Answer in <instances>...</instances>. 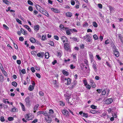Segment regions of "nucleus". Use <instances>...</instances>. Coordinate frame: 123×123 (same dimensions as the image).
I'll use <instances>...</instances> for the list:
<instances>
[{
	"label": "nucleus",
	"mask_w": 123,
	"mask_h": 123,
	"mask_svg": "<svg viewBox=\"0 0 123 123\" xmlns=\"http://www.w3.org/2000/svg\"><path fill=\"white\" fill-rule=\"evenodd\" d=\"M3 2L7 5H9L10 2L8 1L7 0H3Z\"/></svg>",
	"instance_id": "nucleus-30"
},
{
	"label": "nucleus",
	"mask_w": 123,
	"mask_h": 123,
	"mask_svg": "<svg viewBox=\"0 0 123 123\" xmlns=\"http://www.w3.org/2000/svg\"><path fill=\"white\" fill-rule=\"evenodd\" d=\"M45 58L46 59H48L49 57V53L48 52L46 53L45 54Z\"/></svg>",
	"instance_id": "nucleus-32"
},
{
	"label": "nucleus",
	"mask_w": 123,
	"mask_h": 123,
	"mask_svg": "<svg viewBox=\"0 0 123 123\" xmlns=\"http://www.w3.org/2000/svg\"><path fill=\"white\" fill-rule=\"evenodd\" d=\"M110 10V12L112 13L114 11V10L113 8L111 6H110L109 7Z\"/></svg>",
	"instance_id": "nucleus-24"
},
{
	"label": "nucleus",
	"mask_w": 123,
	"mask_h": 123,
	"mask_svg": "<svg viewBox=\"0 0 123 123\" xmlns=\"http://www.w3.org/2000/svg\"><path fill=\"white\" fill-rule=\"evenodd\" d=\"M71 4L73 5H74L75 4V3L74 1L73 0H72L71 1Z\"/></svg>",
	"instance_id": "nucleus-64"
},
{
	"label": "nucleus",
	"mask_w": 123,
	"mask_h": 123,
	"mask_svg": "<svg viewBox=\"0 0 123 123\" xmlns=\"http://www.w3.org/2000/svg\"><path fill=\"white\" fill-rule=\"evenodd\" d=\"M26 103V105L27 106H29L30 105V98L28 97H26L25 99Z\"/></svg>",
	"instance_id": "nucleus-2"
},
{
	"label": "nucleus",
	"mask_w": 123,
	"mask_h": 123,
	"mask_svg": "<svg viewBox=\"0 0 123 123\" xmlns=\"http://www.w3.org/2000/svg\"><path fill=\"white\" fill-rule=\"evenodd\" d=\"M62 41L63 43H68V41L67 38L64 36H63L61 37Z\"/></svg>",
	"instance_id": "nucleus-10"
},
{
	"label": "nucleus",
	"mask_w": 123,
	"mask_h": 123,
	"mask_svg": "<svg viewBox=\"0 0 123 123\" xmlns=\"http://www.w3.org/2000/svg\"><path fill=\"white\" fill-rule=\"evenodd\" d=\"M44 52H42L38 53L37 54V56L39 57L42 58L44 56Z\"/></svg>",
	"instance_id": "nucleus-12"
},
{
	"label": "nucleus",
	"mask_w": 123,
	"mask_h": 123,
	"mask_svg": "<svg viewBox=\"0 0 123 123\" xmlns=\"http://www.w3.org/2000/svg\"><path fill=\"white\" fill-rule=\"evenodd\" d=\"M39 105L38 104H37L35 105L34 107V112H35L36 110H37V108H38Z\"/></svg>",
	"instance_id": "nucleus-20"
},
{
	"label": "nucleus",
	"mask_w": 123,
	"mask_h": 123,
	"mask_svg": "<svg viewBox=\"0 0 123 123\" xmlns=\"http://www.w3.org/2000/svg\"><path fill=\"white\" fill-rule=\"evenodd\" d=\"M28 3L31 6H32L33 5V3L30 0H28Z\"/></svg>",
	"instance_id": "nucleus-44"
},
{
	"label": "nucleus",
	"mask_w": 123,
	"mask_h": 123,
	"mask_svg": "<svg viewBox=\"0 0 123 123\" xmlns=\"http://www.w3.org/2000/svg\"><path fill=\"white\" fill-rule=\"evenodd\" d=\"M92 67L95 70H97L96 64L94 62L93 63Z\"/></svg>",
	"instance_id": "nucleus-21"
},
{
	"label": "nucleus",
	"mask_w": 123,
	"mask_h": 123,
	"mask_svg": "<svg viewBox=\"0 0 123 123\" xmlns=\"http://www.w3.org/2000/svg\"><path fill=\"white\" fill-rule=\"evenodd\" d=\"M19 104L21 106V108L23 111H25V108L24 105L21 103L20 102Z\"/></svg>",
	"instance_id": "nucleus-14"
},
{
	"label": "nucleus",
	"mask_w": 123,
	"mask_h": 123,
	"mask_svg": "<svg viewBox=\"0 0 123 123\" xmlns=\"http://www.w3.org/2000/svg\"><path fill=\"white\" fill-rule=\"evenodd\" d=\"M28 9L31 12L33 10V8L32 6H30L29 7Z\"/></svg>",
	"instance_id": "nucleus-49"
},
{
	"label": "nucleus",
	"mask_w": 123,
	"mask_h": 123,
	"mask_svg": "<svg viewBox=\"0 0 123 123\" xmlns=\"http://www.w3.org/2000/svg\"><path fill=\"white\" fill-rule=\"evenodd\" d=\"M82 116L83 117L86 118H87V117L88 116L87 114V113H83Z\"/></svg>",
	"instance_id": "nucleus-39"
},
{
	"label": "nucleus",
	"mask_w": 123,
	"mask_h": 123,
	"mask_svg": "<svg viewBox=\"0 0 123 123\" xmlns=\"http://www.w3.org/2000/svg\"><path fill=\"white\" fill-rule=\"evenodd\" d=\"M19 41H23L24 40V38L22 37H20L19 38Z\"/></svg>",
	"instance_id": "nucleus-60"
},
{
	"label": "nucleus",
	"mask_w": 123,
	"mask_h": 123,
	"mask_svg": "<svg viewBox=\"0 0 123 123\" xmlns=\"http://www.w3.org/2000/svg\"><path fill=\"white\" fill-rule=\"evenodd\" d=\"M51 9L52 11H53L55 13H59L60 12L59 10L57 9L52 8Z\"/></svg>",
	"instance_id": "nucleus-13"
},
{
	"label": "nucleus",
	"mask_w": 123,
	"mask_h": 123,
	"mask_svg": "<svg viewBox=\"0 0 123 123\" xmlns=\"http://www.w3.org/2000/svg\"><path fill=\"white\" fill-rule=\"evenodd\" d=\"M20 31L24 35L27 34V33L26 31L22 28H21V29Z\"/></svg>",
	"instance_id": "nucleus-16"
},
{
	"label": "nucleus",
	"mask_w": 123,
	"mask_h": 123,
	"mask_svg": "<svg viewBox=\"0 0 123 123\" xmlns=\"http://www.w3.org/2000/svg\"><path fill=\"white\" fill-rule=\"evenodd\" d=\"M93 25L95 27H97L98 26L97 24L95 22H93Z\"/></svg>",
	"instance_id": "nucleus-38"
},
{
	"label": "nucleus",
	"mask_w": 123,
	"mask_h": 123,
	"mask_svg": "<svg viewBox=\"0 0 123 123\" xmlns=\"http://www.w3.org/2000/svg\"><path fill=\"white\" fill-rule=\"evenodd\" d=\"M64 96L66 98V100L68 102V103H71V102H70L69 100H72V99L71 98H70V97L69 96H67L66 95H64Z\"/></svg>",
	"instance_id": "nucleus-5"
},
{
	"label": "nucleus",
	"mask_w": 123,
	"mask_h": 123,
	"mask_svg": "<svg viewBox=\"0 0 123 123\" xmlns=\"http://www.w3.org/2000/svg\"><path fill=\"white\" fill-rule=\"evenodd\" d=\"M42 114L44 115L45 116H50V115L48 113L46 112H44L42 111Z\"/></svg>",
	"instance_id": "nucleus-35"
},
{
	"label": "nucleus",
	"mask_w": 123,
	"mask_h": 123,
	"mask_svg": "<svg viewBox=\"0 0 123 123\" xmlns=\"http://www.w3.org/2000/svg\"><path fill=\"white\" fill-rule=\"evenodd\" d=\"M53 83L56 86H57V82L56 80H54L53 81Z\"/></svg>",
	"instance_id": "nucleus-58"
},
{
	"label": "nucleus",
	"mask_w": 123,
	"mask_h": 123,
	"mask_svg": "<svg viewBox=\"0 0 123 123\" xmlns=\"http://www.w3.org/2000/svg\"><path fill=\"white\" fill-rule=\"evenodd\" d=\"M114 53L115 56L117 57H118L119 55V53L117 49H115L114 51Z\"/></svg>",
	"instance_id": "nucleus-8"
},
{
	"label": "nucleus",
	"mask_w": 123,
	"mask_h": 123,
	"mask_svg": "<svg viewBox=\"0 0 123 123\" xmlns=\"http://www.w3.org/2000/svg\"><path fill=\"white\" fill-rule=\"evenodd\" d=\"M36 76L38 78H40L41 77V75L40 74L38 73H36Z\"/></svg>",
	"instance_id": "nucleus-56"
},
{
	"label": "nucleus",
	"mask_w": 123,
	"mask_h": 123,
	"mask_svg": "<svg viewBox=\"0 0 123 123\" xmlns=\"http://www.w3.org/2000/svg\"><path fill=\"white\" fill-rule=\"evenodd\" d=\"M49 116H47L45 118L46 121L48 123H50L51 121V118Z\"/></svg>",
	"instance_id": "nucleus-11"
},
{
	"label": "nucleus",
	"mask_w": 123,
	"mask_h": 123,
	"mask_svg": "<svg viewBox=\"0 0 123 123\" xmlns=\"http://www.w3.org/2000/svg\"><path fill=\"white\" fill-rule=\"evenodd\" d=\"M90 112L93 114H95L97 112L96 111L94 110H91L90 111Z\"/></svg>",
	"instance_id": "nucleus-41"
},
{
	"label": "nucleus",
	"mask_w": 123,
	"mask_h": 123,
	"mask_svg": "<svg viewBox=\"0 0 123 123\" xmlns=\"http://www.w3.org/2000/svg\"><path fill=\"white\" fill-rule=\"evenodd\" d=\"M90 107L91 108L94 109H96L97 108V106L93 105H91Z\"/></svg>",
	"instance_id": "nucleus-40"
},
{
	"label": "nucleus",
	"mask_w": 123,
	"mask_h": 123,
	"mask_svg": "<svg viewBox=\"0 0 123 123\" xmlns=\"http://www.w3.org/2000/svg\"><path fill=\"white\" fill-rule=\"evenodd\" d=\"M36 52V51H32L31 52V54L34 55H35Z\"/></svg>",
	"instance_id": "nucleus-52"
},
{
	"label": "nucleus",
	"mask_w": 123,
	"mask_h": 123,
	"mask_svg": "<svg viewBox=\"0 0 123 123\" xmlns=\"http://www.w3.org/2000/svg\"><path fill=\"white\" fill-rule=\"evenodd\" d=\"M65 31H66V33L68 35H69L71 34L70 31L72 32V29L68 28V27H65Z\"/></svg>",
	"instance_id": "nucleus-4"
},
{
	"label": "nucleus",
	"mask_w": 123,
	"mask_h": 123,
	"mask_svg": "<svg viewBox=\"0 0 123 123\" xmlns=\"http://www.w3.org/2000/svg\"><path fill=\"white\" fill-rule=\"evenodd\" d=\"M72 39L73 40L77 42H78L79 41V39L77 37H74L72 38Z\"/></svg>",
	"instance_id": "nucleus-29"
},
{
	"label": "nucleus",
	"mask_w": 123,
	"mask_h": 123,
	"mask_svg": "<svg viewBox=\"0 0 123 123\" xmlns=\"http://www.w3.org/2000/svg\"><path fill=\"white\" fill-rule=\"evenodd\" d=\"M14 118L13 117H10L8 118V120L9 121H12L13 120Z\"/></svg>",
	"instance_id": "nucleus-47"
},
{
	"label": "nucleus",
	"mask_w": 123,
	"mask_h": 123,
	"mask_svg": "<svg viewBox=\"0 0 123 123\" xmlns=\"http://www.w3.org/2000/svg\"><path fill=\"white\" fill-rule=\"evenodd\" d=\"M3 26L4 29L6 30H8L9 29V28L6 25L3 24Z\"/></svg>",
	"instance_id": "nucleus-34"
},
{
	"label": "nucleus",
	"mask_w": 123,
	"mask_h": 123,
	"mask_svg": "<svg viewBox=\"0 0 123 123\" xmlns=\"http://www.w3.org/2000/svg\"><path fill=\"white\" fill-rule=\"evenodd\" d=\"M49 44L53 46L54 45V44L53 42V41H51L49 42Z\"/></svg>",
	"instance_id": "nucleus-50"
},
{
	"label": "nucleus",
	"mask_w": 123,
	"mask_h": 123,
	"mask_svg": "<svg viewBox=\"0 0 123 123\" xmlns=\"http://www.w3.org/2000/svg\"><path fill=\"white\" fill-rule=\"evenodd\" d=\"M64 76H61V80L63 81H64V82H65V81H67V84L68 85H69L71 83V80L69 78H68L67 79L66 78H65L64 79Z\"/></svg>",
	"instance_id": "nucleus-1"
},
{
	"label": "nucleus",
	"mask_w": 123,
	"mask_h": 123,
	"mask_svg": "<svg viewBox=\"0 0 123 123\" xmlns=\"http://www.w3.org/2000/svg\"><path fill=\"white\" fill-rule=\"evenodd\" d=\"M106 94V92L105 90H103L102 92V95H105Z\"/></svg>",
	"instance_id": "nucleus-62"
},
{
	"label": "nucleus",
	"mask_w": 123,
	"mask_h": 123,
	"mask_svg": "<svg viewBox=\"0 0 123 123\" xmlns=\"http://www.w3.org/2000/svg\"><path fill=\"white\" fill-rule=\"evenodd\" d=\"M75 84V83L73 84H72L71 85L70 87V88L71 89H72L74 87Z\"/></svg>",
	"instance_id": "nucleus-46"
},
{
	"label": "nucleus",
	"mask_w": 123,
	"mask_h": 123,
	"mask_svg": "<svg viewBox=\"0 0 123 123\" xmlns=\"http://www.w3.org/2000/svg\"><path fill=\"white\" fill-rule=\"evenodd\" d=\"M0 120L1 122H4V118L3 117H1Z\"/></svg>",
	"instance_id": "nucleus-63"
},
{
	"label": "nucleus",
	"mask_w": 123,
	"mask_h": 123,
	"mask_svg": "<svg viewBox=\"0 0 123 123\" xmlns=\"http://www.w3.org/2000/svg\"><path fill=\"white\" fill-rule=\"evenodd\" d=\"M39 25H37L35 26L34 27V30L35 31H37L39 29Z\"/></svg>",
	"instance_id": "nucleus-28"
},
{
	"label": "nucleus",
	"mask_w": 123,
	"mask_h": 123,
	"mask_svg": "<svg viewBox=\"0 0 123 123\" xmlns=\"http://www.w3.org/2000/svg\"><path fill=\"white\" fill-rule=\"evenodd\" d=\"M12 85L16 87L17 85V83L15 82V81H13L12 82Z\"/></svg>",
	"instance_id": "nucleus-37"
},
{
	"label": "nucleus",
	"mask_w": 123,
	"mask_h": 123,
	"mask_svg": "<svg viewBox=\"0 0 123 123\" xmlns=\"http://www.w3.org/2000/svg\"><path fill=\"white\" fill-rule=\"evenodd\" d=\"M34 88V87L32 85H30L29 86L28 89L30 91L32 90Z\"/></svg>",
	"instance_id": "nucleus-33"
},
{
	"label": "nucleus",
	"mask_w": 123,
	"mask_h": 123,
	"mask_svg": "<svg viewBox=\"0 0 123 123\" xmlns=\"http://www.w3.org/2000/svg\"><path fill=\"white\" fill-rule=\"evenodd\" d=\"M59 27L61 30H65V28L64 27V25H62L61 24L60 25Z\"/></svg>",
	"instance_id": "nucleus-25"
},
{
	"label": "nucleus",
	"mask_w": 123,
	"mask_h": 123,
	"mask_svg": "<svg viewBox=\"0 0 123 123\" xmlns=\"http://www.w3.org/2000/svg\"><path fill=\"white\" fill-rule=\"evenodd\" d=\"M90 82L91 83V85L92 87L93 88L95 87L96 86L95 84L92 80H91Z\"/></svg>",
	"instance_id": "nucleus-22"
},
{
	"label": "nucleus",
	"mask_w": 123,
	"mask_h": 123,
	"mask_svg": "<svg viewBox=\"0 0 123 123\" xmlns=\"http://www.w3.org/2000/svg\"><path fill=\"white\" fill-rule=\"evenodd\" d=\"M113 101V100L111 98H108L105 101V103L106 104H109L111 103Z\"/></svg>",
	"instance_id": "nucleus-7"
},
{
	"label": "nucleus",
	"mask_w": 123,
	"mask_h": 123,
	"mask_svg": "<svg viewBox=\"0 0 123 123\" xmlns=\"http://www.w3.org/2000/svg\"><path fill=\"white\" fill-rule=\"evenodd\" d=\"M16 21L19 24L21 25L22 23H21V22L20 20L18 18H16Z\"/></svg>",
	"instance_id": "nucleus-45"
},
{
	"label": "nucleus",
	"mask_w": 123,
	"mask_h": 123,
	"mask_svg": "<svg viewBox=\"0 0 123 123\" xmlns=\"http://www.w3.org/2000/svg\"><path fill=\"white\" fill-rule=\"evenodd\" d=\"M61 112L64 115L66 116H68L69 115L68 111L66 110H62Z\"/></svg>",
	"instance_id": "nucleus-6"
},
{
	"label": "nucleus",
	"mask_w": 123,
	"mask_h": 123,
	"mask_svg": "<svg viewBox=\"0 0 123 123\" xmlns=\"http://www.w3.org/2000/svg\"><path fill=\"white\" fill-rule=\"evenodd\" d=\"M93 38L95 40H96L98 39V37L96 34H94L93 36Z\"/></svg>",
	"instance_id": "nucleus-42"
},
{
	"label": "nucleus",
	"mask_w": 123,
	"mask_h": 123,
	"mask_svg": "<svg viewBox=\"0 0 123 123\" xmlns=\"http://www.w3.org/2000/svg\"><path fill=\"white\" fill-rule=\"evenodd\" d=\"M29 116L30 114H28L25 115V118L26 120H27L28 121L32 119V118H29Z\"/></svg>",
	"instance_id": "nucleus-15"
},
{
	"label": "nucleus",
	"mask_w": 123,
	"mask_h": 123,
	"mask_svg": "<svg viewBox=\"0 0 123 123\" xmlns=\"http://www.w3.org/2000/svg\"><path fill=\"white\" fill-rule=\"evenodd\" d=\"M112 116L116 118L117 117V115L114 112H113L112 113Z\"/></svg>",
	"instance_id": "nucleus-53"
},
{
	"label": "nucleus",
	"mask_w": 123,
	"mask_h": 123,
	"mask_svg": "<svg viewBox=\"0 0 123 123\" xmlns=\"http://www.w3.org/2000/svg\"><path fill=\"white\" fill-rule=\"evenodd\" d=\"M39 94L41 96H43L44 95L42 91H40L39 92Z\"/></svg>",
	"instance_id": "nucleus-59"
},
{
	"label": "nucleus",
	"mask_w": 123,
	"mask_h": 123,
	"mask_svg": "<svg viewBox=\"0 0 123 123\" xmlns=\"http://www.w3.org/2000/svg\"><path fill=\"white\" fill-rule=\"evenodd\" d=\"M18 111L17 108H13L11 110V111L12 112H17Z\"/></svg>",
	"instance_id": "nucleus-31"
},
{
	"label": "nucleus",
	"mask_w": 123,
	"mask_h": 123,
	"mask_svg": "<svg viewBox=\"0 0 123 123\" xmlns=\"http://www.w3.org/2000/svg\"><path fill=\"white\" fill-rule=\"evenodd\" d=\"M89 57L90 60L91 62H92L93 61V57L92 54V53H90L89 54Z\"/></svg>",
	"instance_id": "nucleus-17"
},
{
	"label": "nucleus",
	"mask_w": 123,
	"mask_h": 123,
	"mask_svg": "<svg viewBox=\"0 0 123 123\" xmlns=\"http://www.w3.org/2000/svg\"><path fill=\"white\" fill-rule=\"evenodd\" d=\"M57 55L58 56H59V57L61 56L62 55L61 53L60 52H57Z\"/></svg>",
	"instance_id": "nucleus-61"
},
{
	"label": "nucleus",
	"mask_w": 123,
	"mask_h": 123,
	"mask_svg": "<svg viewBox=\"0 0 123 123\" xmlns=\"http://www.w3.org/2000/svg\"><path fill=\"white\" fill-rule=\"evenodd\" d=\"M119 39H120L121 42H122L123 37L121 35V34H119Z\"/></svg>",
	"instance_id": "nucleus-48"
},
{
	"label": "nucleus",
	"mask_w": 123,
	"mask_h": 123,
	"mask_svg": "<svg viewBox=\"0 0 123 123\" xmlns=\"http://www.w3.org/2000/svg\"><path fill=\"white\" fill-rule=\"evenodd\" d=\"M43 14L47 17H49V14L46 10H45L44 12H43Z\"/></svg>",
	"instance_id": "nucleus-26"
},
{
	"label": "nucleus",
	"mask_w": 123,
	"mask_h": 123,
	"mask_svg": "<svg viewBox=\"0 0 123 123\" xmlns=\"http://www.w3.org/2000/svg\"><path fill=\"white\" fill-rule=\"evenodd\" d=\"M60 103L61 105L63 106L64 105V104L62 101H60Z\"/></svg>",
	"instance_id": "nucleus-55"
},
{
	"label": "nucleus",
	"mask_w": 123,
	"mask_h": 123,
	"mask_svg": "<svg viewBox=\"0 0 123 123\" xmlns=\"http://www.w3.org/2000/svg\"><path fill=\"white\" fill-rule=\"evenodd\" d=\"M64 48L65 50H67L69 49V46L68 43H65L64 44Z\"/></svg>",
	"instance_id": "nucleus-9"
},
{
	"label": "nucleus",
	"mask_w": 123,
	"mask_h": 123,
	"mask_svg": "<svg viewBox=\"0 0 123 123\" xmlns=\"http://www.w3.org/2000/svg\"><path fill=\"white\" fill-rule=\"evenodd\" d=\"M24 27L27 29L29 32H31V29L27 25H24Z\"/></svg>",
	"instance_id": "nucleus-23"
},
{
	"label": "nucleus",
	"mask_w": 123,
	"mask_h": 123,
	"mask_svg": "<svg viewBox=\"0 0 123 123\" xmlns=\"http://www.w3.org/2000/svg\"><path fill=\"white\" fill-rule=\"evenodd\" d=\"M83 39H86V41L87 42H89L91 41V37L90 36L88 35H87L86 36L84 37Z\"/></svg>",
	"instance_id": "nucleus-3"
},
{
	"label": "nucleus",
	"mask_w": 123,
	"mask_h": 123,
	"mask_svg": "<svg viewBox=\"0 0 123 123\" xmlns=\"http://www.w3.org/2000/svg\"><path fill=\"white\" fill-rule=\"evenodd\" d=\"M21 72L23 74H25L26 73V71L24 69H23L21 70Z\"/></svg>",
	"instance_id": "nucleus-54"
},
{
	"label": "nucleus",
	"mask_w": 123,
	"mask_h": 123,
	"mask_svg": "<svg viewBox=\"0 0 123 123\" xmlns=\"http://www.w3.org/2000/svg\"><path fill=\"white\" fill-rule=\"evenodd\" d=\"M83 25L84 27H86L88 26V25L87 23L85 22L84 24H83Z\"/></svg>",
	"instance_id": "nucleus-57"
},
{
	"label": "nucleus",
	"mask_w": 123,
	"mask_h": 123,
	"mask_svg": "<svg viewBox=\"0 0 123 123\" xmlns=\"http://www.w3.org/2000/svg\"><path fill=\"white\" fill-rule=\"evenodd\" d=\"M49 112L48 113L50 115V116L51 114H53L54 113L52 109H50L49 110Z\"/></svg>",
	"instance_id": "nucleus-36"
},
{
	"label": "nucleus",
	"mask_w": 123,
	"mask_h": 123,
	"mask_svg": "<svg viewBox=\"0 0 123 123\" xmlns=\"http://www.w3.org/2000/svg\"><path fill=\"white\" fill-rule=\"evenodd\" d=\"M62 73L63 74L66 76H67L69 75L68 72L64 70H63L62 71Z\"/></svg>",
	"instance_id": "nucleus-18"
},
{
	"label": "nucleus",
	"mask_w": 123,
	"mask_h": 123,
	"mask_svg": "<svg viewBox=\"0 0 123 123\" xmlns=\"http://www.w3.org/2000/svg\"><path fill=\"white\" fill-rule=\"evenodd\" d=\"M66 15L67 16L69 17H71L72 15V14L71 13L69 12H67Z\"/></svg>",
	"instance_id": "nucleus-27"
},
{
	"label": "nucleus",
	"mask_w": 123,
	"mask_h": 123,
	"mask_svg": "<svg viewBox=\"0 0 123 123\" xmlns=\"http://www.w3.org/2000/svg\"><path fill=\"white\" fill-rule=\"evenodd\" d=\"M46 35H43L41 39L43 40H44L46 39Z\"/></svg>",
	"instance_id": "nucleus-43"
},
{
	"label": "nucleus",
	"mask_w": 123,
	"mask_h": 123,
	"mask_svg": "<svg viewBox=\"0 0 123 123\" xmlns=\"http://www.w3.org/2000/svg\"><path fill=\"white\" fill-rule=\"evenodd\" d=\"M30 40V42L32 43H34L36 42L35 39L33 37H31Z\"/></svg>",
	"instance_id": "nucleus-19"
},
{
	"label": "nucleus",
	"mask_w": 123,
	"mask_h": 123,
	"mask_svg": "<svg viewBox=\"0 0 123 123\" xmlns=\"http://www.w3.org/2000/svg\"><path fill=\"white\" fill-rule=\"evenodd\" d=\"M31 70L32 72L33 73H34L35 71L34 68L33 67H31Z\"/></svg>",
	"instance_id": "nucleus-51"
}]
</instances>
